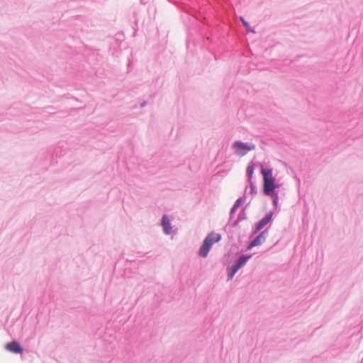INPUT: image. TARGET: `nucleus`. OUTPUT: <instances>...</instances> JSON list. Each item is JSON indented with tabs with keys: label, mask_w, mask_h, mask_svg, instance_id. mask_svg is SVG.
<instances>
[{
	"label": "nucleus",
	"mask_w": 363,
	"mask_h": 363,
	"mask_svg": "<svg viewBox=\"0 0 363 363\" xmlns=\"http://www.w3.org/2000/svg\"><path fill=\"white\" fill-rule=\"evenodd\" d=\"M221 240V235L215 232L209 233L205 240L202 245L199 249V255L202 257H206L208 255V252L211 249L212 245L214 243L218 242Z\"/></svg>",
	"instance_id": "f257e3e1"
},
{
	"label": "nucleus",
	"mask_w": 363,
	"mask_h": 363,
	"mask_svg": "<svg viewBox=\"0 0 363 363\" xmlns=\"http://www.w3.org/2000/svg\"><path fill=\"white\" fill-rule=\"evenodd\" d=\"M261 173L263 176L264 193L266 195H272V192L276 189L275 178L273 177L272 169H262Z\"/></svg>",
	"instance_id": "f03ea898"
},
{
	"label": "nucleus",
	"mask_w": 363,
	"mask_h": 363,
	"mask_svg": "<svg viewBox=\"0 0 363 363\" xmlns=\"http://www.w3.org/2000/svg\"><path fill=\"white\" fill-rule=\"evenodd\" d=\"M233 148L237 155L244 156L247 152L253 150L255 148V145L237 141L233 144Z\"/></svg>",
	"instance_id": "7ed1b4c3"
},
{
	"label": "nucleus",
	"mask_w": 363,
	"mask_h": 363,
	"mask_svg": "<svg viewBox=\"0 0 363 363\" xmlns=\"http://www.w3.org/2000/svg\"><path fill=\"white\" fill-rule=\"evenodd\" d=\"M6 350L13 353H22L23 349L17 341L9 342L5 346Z\"/></svg>",
	"instance_id": "20e7f679"
},
{
	"label": "nucleus",
	"mask_w": 363,
	"mask_h": 363,
	"mask_svg": "<svg viewBox=\"0 0 363 363\" xmlns=\"http://www.w3.org/2000/svg\"><path fill=\"white\" fill-rule=\"evenodd\" d=\"M272 217V213H269L263 218L257 225L256 230L259 231L262 229L268 223L270 222Z\"/></svg>",
	"instance_id": "39448f33"
},
{
	"label": "nucleus",
	"mask_w": 363,
	"mask_h": 363,
	"mask_svg": "<svg viewBox=\"0 0 363 363\" xmlns=\"http://www.w3.org/2000/svg\"><path fill=\"white\" fill-rule=\"evenodd\" d=\"M162 225L163 228V230L166 234H170L172 232V227L170 224V221L167 217V216L164 215L162 218Z\"/></svg>",
	"instance_id": "423d86ee"
},
{
	"label": "nucleus",
	"mask_w": 363,
	"mask_h": 363,
	"mask_svg": "<svg viewBox=\"0 0 363 363\" xmlns=\"http://www.w3.org/2000/svg\"><path fill=\"white\" fill-rule=\"evenodd\" d=\"M264 233V232H263L262 234L258 235L255 239H254L253 241L250 243L249 248L260 245L262 240H264V237L263 235Z\"/></svg>",
	"instance_id": "0eeeda50"
},
{
	"label": "nucleus",
	"mask_w": 363,
	"mask_h": 363,
	"mask_svg": "<svg viewBox=\"0 0 363 363\" xmlns=\"http://www.w3.org/2000/svg\"><path fill=\"white\" fill-rule=\"evenodd\" d=\"M250 257V256L247 255H242L241 256L238 261L236 262L235 264L234 265L236 267L237 269H240Z\"/></svg>",
	"instance_id": "6e6552de"
},
{
	"label": "nucleus",
	"mask_w": 363,
	"mask_h": 363,
	"mask_svg": "<svg viewBox=\"0 0 363 363\" xmlns=\"http://www.w3.org/2000/svg\"><path fill=\"white\" fill-rule=\"evenodd\" d=\"M247 172L249 179H251L252 177L253 173H254V166L252 164H250L247 167Z\"/></svg>",
	"instance_id": "1a4fd4ad"
},
{
	"label": "nucleus",
	"mask_w": 363,
	"mask_h": 363,
	"mask_svg": "<svg viewBox=\"0 0 363 363\" xmlns=\"http://www.w3.org/2000/svg\"><path fill=\"white\" fill-rule=\"evenodd\" d=\"M239 269H237L236 267L233 266L230 269L229 274H228V279H230L233 277V276L235 274V273L238 272Z\"/></svg>",
	"instance_id": "9d476101"
},
{
	"label": "nucleus",
	"mask_w": 363,
	"mask_h": 363,
	"mask_svg": "<svg viewBox=\"0 0 363 363\" xmlns=\"http://www.w3.org/2000/svg\"><path fill=\"white\" fill-rule=\"evenodd\" d=\"M240 21H242L244 26H245L247 28H249V23L245 20L243 17H240Z\"/></svg>",
	"instance_id": "9b49d317"
},
{
	"label": "nucleus",
	"mask_w": 363,
	"mask_h": 363,
	"mask_svg": "<svg viewBox=\"0 0 363 363\" xmlns=\"http://www.w3.org/2000/svg\"><path fill=\"white\" fill-rule=\"evenodd\" d=\"M277 199H278V197H277V195H274V203L276 205L277 203Z\"/></svg>",
	"instance_id": "f8f14e48"
},
{
	"label": "nucleus",
	"mask_w": 363,
	"mask_h": 363,
	"mask_svg": "<svg viewBox=\"0 0 363 363\" xmlns=\"http://www.w3.org/2000/svg\"><path fill=\"white\" fill-rule=\"evenodd\" d=\"M238 201H237L236 204L234 206V207L233 208L232 211H235L238 208Z\"/></svg>",
	"instance_id": "ddd939ff"
}]
</instances>
